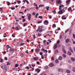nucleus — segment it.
<instances>
[{
	"instance_id": "obj_1",
	"label": "nucleus",
	"mask_w": 75,
	"mask_h": 75,
	"mask_svg": "<svg viewBox=\"0 0 75 75\" xmlns=\"http://www.w3.org/2000/svg\"><path fill=\"white\" fill-rule=\"evenodd\" d=\"M64 8H64L63 9L59 11L58 13L59 14H63V13H63V11L64 12H65V10H64Z\"/></svg>"
},
{
	"instance_id": "obj_2",
	"label": "nucleus",
	"mask_w": 75,
	"mask_h": 75,
	"mask_svg": "<svg viewBox=\"0 0 75 75\" xmlns=\"http://www.w3.org/2000/svg\"><path fill=\"white\" fill-rule=\"evenodd\" d=\"M69 51H70L72 52V53H74V51L72 50V47H70L69 48Z\"/></svg>"
},
{
	"instance_id": "obj_3",
	"label": "nucleus",
	"mask_w": 75,
	"mask_h": 75,
	"mask_svg": "<svg viewBox=\"0 0 75 75\" xmlns=\"http://www.w3.org/2000/svg\"><path fill=\"white\" fill-rule=\"evenodd\" d=\"M35 72H38V73H39V72L41 71V70L38 68L35 69Z\"/></svg>"
},
{
	"instance_id": "obj_4",
	"label": "nucleus",
	"mask_w": 75,
	"mask_h": 75,
	"mask_svg": "<svg viewBox=\"0 0 75 75\" xmlns=\"http://www.w3.org/2000/svg\"><path fill=\"white\" fill-rule=\"evenodd\" d=\"M27 15H28V19L29 20H30L31 18V15L30 14H28Z\"/></svg>"
},
{
	"instance_id": "obj_5",
	"label": "nucleus",
	"mask_w": 75,
	"mask_h": 75,
	"mask_svg": "<svg viewBox=\"0 0 75 75\" xmlns=\"http://www.w3.org/2000/svg\"><path fill=\"white\" fill-rule=\"evenodd\" d=\"M64 7V6L63 5H61V6H59V10H60L61 9H62L63 7Z\"/></svg>"
},
{
	"instance_id": "obj_6",
	"label": "nucleus",
	"mask_w": 75,
	"mask_h": 75,
	"mask_svg": "<svg viewBox=\"0 0 75 75\" xmlns=\"http://www.w3.org/2000/svg\"><path fill=\"white\" fill-rule=\"evenodd\" d=\"M44 23L45 25H48V22L47 20L44 21Z\"/></svg>"
},
{
	"instance_id": "obj_7",
	"label": "nucleus",
	"mask_w": 75,
	"mask_h": 75,
	"mask_svg": "<svg viewBox=\"0 0 75 75\" xmlns=\"http://www.w3.org/2000/svg\"><path fill=\"white\" fill-rule=\"evenodd\" d=\"M40 49H39V48H37L35 49V52H40Z\"/></svg>"
},
{
	"instance_id": "obj_8",
	"label": "nucleus",
	"mask_w": 75,
	"mask_h": 75,
	"mask_svg": "<svg viewBox=\"0 0 75 75\" xmlns=\"http://www.w3.org/2000/svg\"><path fill=\"white\" fill-rule=\"evenodd\" d=\"M33 59L35 60V61H38V58L37 57H34L33 58Z\"/></svg>"
},
{
	"instance_id": "obj_9",
	"label": "nucleus",
	"mask_w": 75,
	"mask_h": 75,
	"mask_svg": "<svg viewBox=\"0 0 75 75\" xmlns=\"http://www.w3.org/2000/svg\"><path fill=\"white\" fill-rule=\"evenodd\" d=\"M70 39L69 38L67 39L66 40V43H68L69 42Z\"/></svg>"
},
{
	"instance_id": "obj_10",
	"label": "nucleus",
	"mask_w": 75,
	"mask_h": 75,
	"mask_svg": "<svg viewBox=\"0 0 75 75\" xmlns=\"http://www.w3.org/2000/svg\"><path fill=\"white\" fill-rule=\"evenodd\" d=\"M67 54L68 55H72V53H71V52H69V51H68L67 52Z\"/></svg>"
},
{
	"instance_id": "obj_11",
	"label": "nucleus",
	"mask_w": 75,
	"mask_h": 75,
	"mask_svg": "<svg viewBox=\"0 0 75 75\" xmlns=\"http://www.w3.org/2000/svg\"><path fill=\"white\" fill-rule=\"evenodd\" d=\"M54 64L52 63H50L49 64V66H50V67H53V66H54Z\"/></svg>"
},
{
	"instance_id": "obj_12",
	"label": "nucleus",
	"mask_w": 75,
	"mask_h": 75,
	"mask_svg": "<svg viewBox=\"0 0 75 75\" xmlns=\"http://www.w3.org/2000/svg\"><path fill=\"white\" fill-rule=\"evenodd\" d=\"M58 71H59V72H63V70L62 69L60 68L59 69Z\"/></svg>"
},
{
	"instance_id": "obj_13",
	"label": "nucleus",
	"mask_w": 75,
	"mask_h": 75,
	"mask_svg": "<svg viewBox=\"0 0 75 75\" xmlns=\"http://www.w3.org/2000/svg\"><path fill=\"white\" fill-rule=\"evenodd\" d=\"M62 18L63 20H65L66 19V18H65V15H64L63 16H62Z\"/></svg>"
},
{
	"instance_id": "obj_14",
	"label": "nucleus",
	"mask_w": 75,
	"mask_h": 75,
	"mask_svg": "<svg viewBox=\"0 0 75 75\" xmlns=\"http://www.w3.org/2000/svg\"><path fill=\"white\" fill-rule=\"evenodd\" d=\"M71 59L72 61H73V62H74V61H75V59L73 57H71Z\"/></svg>"
},
{
	"instance_id": "obj_15",
	"label": "nucleus",
	"mask_w": 75,
	"mask_h": 75,
	"mask_svg": "<svg viewBox=\"0 0 75 75\" xmlns=\"http://www.w3.org/2000/svg\"><path fill=\"white\" fill-rule=\"evenodd\" d=\"M57 3H61V0H57Z\"/></svg>"
},
{
	"instance_id": "obj_16",
	"label": "nucleus",
	"mask_w": 75,
	"mask_h": 75,
	"mask_svg": "<svg viewBox=\"0 0 75 75\" xmlns=\"http://www.w3.org/2000/svg\"><path fill=\"white\" fill-rule=\"evenodd\" d=\"M71 1V0H68L67 1H66V3H67V5L69 4V2Z\"/></svg>"
},
{
	"instance_id": "obj_17",
	"label": "nucleus",
	"mask_w": 75,
	"mask_h": 75,
	"mask_svg": "<svg viewBox=\"0 0 75 75\" xmlns=\"http://www.w3.org/2000/svg\"><path fill=\"white\" fill-rule=\"evenodd\" d=\"M58 59H59V60H62V57L61 56H60L59 57Z\"/></svg>"
},
{
	"instance_id": "obj_18",
	"label": "nucleus",
	"mask_w": 75,
	"mask_h": 75,
	"mask_svg": "<svg viewBox=\"0 0 75 75\" xmlns=\"http://www.w3.org/2000/svg\"><path fill=\"white\" fill-rule=\"evenodd\" d=\"M58 50H56L54 51V53L55 54H58Z\"/></svg>"
},
{
	"instance_id": "obj_19",
	"label": "nucleus",
	"mask_w": 75,
	"mask_h": 75,
	"mask_svg": "<svg viewBox=\"0 0 75 75\" xmlns=\"http://www.w3.org/2000/svg\"><path fill=\"white\" fill-rule=\"evenodd\" d=\"M4 72H7V68H6V67L5 69H4Z\"/></svg>"
},
{
	"instance_id": "obj_20",
	"label": "nucleus",
	"mask_w": 75,
	"mask_h": 75,
	"mask_svg": "<svg viewBox=\"0 0 75 75\" xmlns=\"http://www.w3.org/2000/svg\"><path fill=\"white\" fill-rule=\"evenodd\" d=\"M44 5L40 4L39 6V8H40V7H44Z\"/></svg>"
},
{
	"instance_id": "obj_21",
	"label": "nucleus",
	"mask_w": 75,
	"mask_h": 75,
	"mask_svg": "<svg viewBox=\"0 0 75 75\" xmlns=\"http://www.w3.org/2000/svg\"><path fill=\"white\" fill-rule=\"evenodd\" d=\"M37 6V4H36L35 5V6H36V10H38V8H39V7H38V6Z\"/></svg>"
},
{
	"instance_id": "obj_22",
	"label": "nucleus",
	"mask_w": 75,
	"mask_h": 75,
	"mask_svg": "<svg viewBox=\"0 0 75 75\" xmlns=\"http://www.w3.org/2000/svg\"><path fill=\"white\" fill-rule=\"evenodd\" d=\"M52 27L53 28H54H54L56 27V25L55 24H53Z\"/></svg>"
},
{
	"instance_id": "obj_23",
	"label": "nucleus",
	"mask_w": 75,
	"mask_h": 75,
	"mask_svg": "<svg viewBox=\"0 0 75 75\" xmlns=\"http://www.w3.org/2000/svg\"><path fill=\"white\" fill-rule=\"evenodd\" d=\"M66 72H67V73H70V70H67L66 71Z\"/></svg>"
},
{
	"instance_id": "obj_24",
	"label": "nucleus",
	"mask_w": 75,
	"mask_h": 75,
	"mask_svg": "<svg viewBox=\"0 0 75 75\" xmlns=\"http://www.w3.org/2000/svg\"><path fill=\"white\" fill-rule=\"evenodd\" d=\"M57 48V44H56L54 46V49H56Z\"/></svg>"
},
{
	"instance_id": "obj_25",
	"label": "nucleus",
	"mask_w": 75,
	"mask_h": 75,
	"mask_svg": "<svg viewBox=\"0 0 75 75\" xmlns=\"http://www.w3.org/2000/svg\"><path fill=\"white\" fill-rule=\"evenodd\" d=\"M62 51L63 52H64V54H66V53L67 52L66 51H65V50L64 49H62Z\"/></svg>"
},
{
	"instance_id": "obj_26",
	"label": "nucleus",
	"mask_w": 75,
	"mask_h": 75,
	"mask_svg": "<svg viewBox=\"0 0 75 75\" xmlns=\"http://www.w3.org/2000/svg\"><path fill=\"white\" fill-rule=\"evenodd\" d=\"M45 8L46 9H47V10L48 11V9H49V8H50V7L49 6H46Z\"/></svg>"
},
{
	"instance_id": "obj_27",
	"label": "nucleus",
	"mask_w": 75,
	"mask_h": 75,
	"mask_svg": "<svg viewBox=\"0 0 75 75\" xmlns=\"http://www.w3.org/2000/svg\"><path fill=\"white\" fill-rule=\"evenodd\" d=\"M15 29L16 30H18L19 29H18V28L17 26H16L15 27Z\"/></svg>"
},
{
	"instance_id": "obj_28",
	"label": "nucleus",
	"mask_w": 75,
	"mask_h": 75,
	"mask_svg": "<svg viewBox=\"0 0 75 75\" xmlns=\"http://www.w3.org/2000/svg\"><path fill=\"white\" fill-rule=\"evenodd\" d=\"M38 15H39V14H38V13H36L35 16V18H37V16H38Z\"/></svg>"
},
{
	"instance_id": "obj_29",
	"label": "nucleus",
	"mask_w": 75,
	"mask_h": 75,
	"mask_svg": "<svg viewBox=\"0 0 75 75\" xmlns=\"http://www.w3.org/2000/svg\"><path fill=\"white\" fill-rule=\"evenodd\" d=\"M48 68V67L47 66H46L45 67V69L46 70V69H47Z\"/></svg>"
},
{
	"instance_id": "obj_30",
	"label": "nucleus",
	"mask_w": 75,
	"mask_h": 75,
	"mask_svg": "<svg viewBox=\"0 0 75 75\" xmlns=\"http://www.w3.org/2000/svg\"><path fill=\"white\" fill-rule=\"evenodd\" d=\"M0 59L1 60V62H3V59L1 58H0Z\"/></svg>"
},
{
	"instance_id": "obj_31",
	"label": "nucleus",
	"mask_w": 75,
	"mask_h": 75,
	"mask_svg": "<svg viewBox=\"0 0 75 75\" xmlns=\"http://www.w3.org/2000/svg\"><path fill=\"white\" fill-rule=\"evenodd\" d=\"M69 29H68L67 30H66L65 33H67L68 32V31H69Z\"/></svg>"
},
{
	"instance_id": "obj_32",
	"label": "nucleus",
	"mask_w": 75,
	"mask_h": 75,
	"mask_svg": "<svg viewBox=\"0 0 75 75\" xmlns=\"http://www.w3.org/2000/svg\"><path fill=\"white\" fill-rule=\"evenodd\" d=\"M72 71L73 72H75V68L73 67L72 69Z\"/></svg>"
},
{
	"instance_id": "obj_33",
	"label": "nucleus",
	"mask_w": 75,
	"mask_h": 75,
	"mask_svg": "<svg viewBox=\"0 0 75 75\" xmlns=\"http://www.w3.org/2000/svg\"><path fill=\"white\" fill-rule=\"evenodd\" d=\"M10 50V51L11 52L14 51V50L13 49H11Z\"/></svg>"
},
{
	"instance_id": "obj_34",
	"label": "nucleus",
	"mask_w": 75,
	"mask_h": 75,
	"mask_svg": "<svg viewBox=\"0 0 75 75\" xmlns=\"http://www.w3.org/2000/svg\"><path fill=\"white\" fill-rule=\"evenodd\" d=\"M20 44L21 45V46H23V45H24L25 44L24 43H20Z\"/></svg>"
},
{
	"instance_id": "obj_35",
	"label": "nucleus",
	"mask_w": 75,
	"mask_h": 75,
	"mask_svg": "<svg viewBox=\"0 0 75 75\" xmlns=\"http://www.w3.org/2000/svg\"><path fill=\"white\" fill-rule=\"evenodd\" d=\"M56 63H58V62H59V61L58 59H56L55 60Z\"/></svg>"
},
{
	"instance_id": "obj_36",
	"label": "nucleus",
	"mask_w": 75,
	"mask_h": 75,
	"mask_svg": "<svg viewBox=\"0 0 75 75\" xmlns=\"http://www.w3.org/2000/svg\"><path fill=\"white\" fill-rule=\"evenodd\" d=\"M8 6H10V2H9L8 1H7Z\"/></svg>"
},
{
	"instance_id": "obj_37",
	"label": "nucleus",
	"mask_w": 75,
	"mask_h": 75,
	"mask_svg": "<svg viewBox=\"0 0 75 75\" xmlns=\"http://www.w3.org/2000/svg\"><path fill=\"white\" fill-rule=\"evenodd\" d=\"M52 13H53L54 14H56V11L55 10L53 11Z\"/></svg>"
},
{
	"instance_id": "obj_38",
	"label": "nucleus",
	"mask_w": 75,
	"mask_h": 75,
	"mask_svg": "<svg viewBox=\"0 0 75 75\" xmlns=\"http://www.w3.org/2000/svg\"><path fill=\"white\" fill-rule=\"evenodd\" d=\"M18 66V64H16L15 65V67H17Z\"/></svg>"
},
{
	"instance_id": "obj_39",
	"label": "nucleus",
	"mask_w": 75,
	"mask_h": 75,
	"mask_svg": "<svg viewBox=\"0 0 75 75\" xmlns=\"http://www.w3.org/2000/svg\"><path fill=\"white\" fill-rule=\"evenodd\" d=\"M27 24V23H25L23 24V26L25 27V25Z\"/></svg>"
},
{
	"instance_id": "obj_40",
	"label": "nucleus",
	"mask_w": 75,
	"mask_h": 75,
	"mask_svg": "<svg viewBox=\"0 0 75 75\" xmlns=\"http://www.w3.org/2000/svg\"><path fill=\"white\" fill-rule=\"evenodd\" d=\"M62 56L63 57H64V58H66V55L65 54H63L62 55Z\"/></svg>"
},
{
	"instance_id": "obj_41",
	"label": "nucleus",
	"mask_w": 75,
	"mask_h": 75,
	"mask_svg": "<svg viewBox=\"0 0 75 75\" xmlns=\"http://www.w3.org/2000/svg\"><path fill=\"white\" fill-rule=\"evenodd\" d=\"M60 42V41H59L58 40L57 41V45H58V44H59Z\"/></svg>"
},
{
	"instance_id": "obj_42",
	"label": "nucleus",
	"mask_w": 75,
	"mask_h": 75,
	"mask_svg": "<svg viewBox=\"0 0 75 75\" xmlns=\"http://www.w3.org/2000/svg\"><path fill=\"white\" fill-rule=\"evenodd\" d=\"M7 65H10V62H7Z\"/></svg>"
},
{
	"instance_id": "obj_43",
	"label": "nucleus",
	"mask_w": 75,
	"mask_h": 75,
	"mask_svg": "<svg viewBox=\"0 0 75 75\" xmlns=\"http://www.w3.org/2000/svg\"><path fill=\"white\" fill-rule=\"evenodd\" d=\"M17 2H18V4H19V3H21V1H17Z\"/></svg>"
},
{
	"instance_id": "obj_44",
	"label": "nucleus",
	"mask_w": 75,
	"mask_h": 75,
	"mask_svg": "<svg viewBox=\"0 0 75 75\" xmlns=\"http://www.w3.org/2000/svg\"><path fill=\"white\" fill-rule=\"evenodd\" d=\"M71 10V7H69L68 9V10H69V11H70V10Z\"/></svg>"
},
{
	"instance_id": "obj_45",
	"label": "nucleus",
	"mask_w": 75,
	"mask_h": 75,
	"mask_svg": "<svg viewBox=\"0 0 75 75\" xmlns=\"http://www.w3.org/2000/svg\"><path fill=\"white\" fill-rule=\"evenodd\" d=\"M40 29H41V28H38V30H37V31H41V30H40Z\"/></svg>"
},
{
	"instance_id": "obj_46",
	"label": "nucleus",
	"mask_w": 75,
	"mask_h": 75,
	"mask_svg": "<svg viewBox=\"0 0 75 75\" xmlns=\"http://www.w3.org/2000/svg\"><path fill=\"white\" fill-rule=\"evenodd\" d=\"M73 37L74 38H75V35L74 34H73Z\"/></svg>"
},
{
	"instance_id": "obj_47",
	"label": "nucleus",
	"mask_w": 75,
	"mask_h": 75,
	"mask_svg": "<svg viewBox=\"0 0 75 75\" xmlns=\"http://www.w3.org/2000/svg\"><path fill=\"white\" fill-rule=\"evenodd\" d=\"M42 23V21H39L38 22V24H39L40 23Z\"/></svg>"
},
{
	"instance_id": "obj_48",
	"label": "nucleus",
	"mask_w": 75,
	"mask_h": 75,
	"mask_svg": "<svg viewBox=\"0 0 75 75\" xmlns=\"http://www.w3.org/2000/svg\"><path fill=\"white\" fill-rule=\"evenodd\" d=\"M23 34H21L19 35V37H21V36L22 37H23Z\"/></svg>"
},
{
	"instance_id": "obj_49",
	"label": "nucleus",
	"mask_w": 75,
	"mask_h": 75,
	"mask_svg": "<svg viewBox=\"0 0 75 75\" xmlns=\"http://www.w3.org/2000/svg\"><path fill=\"white\" fill-rule=\"evenodd\" d=\"M39 18H41V19H42V16H39Z\"/></svg>"
},
{
	"instance_id": "obj_50",
	"label": "nucleus",
	"mask_w": 75,
	"mask_h": 75,
	"mask_svg": "<svg viewBox=\"0 0 75 75\" xmlns=\"http://www.w3.org/2000/svg\"><path fill=\"white\" fill-rule=\"evenodd\" d=\"M61 30V29L60 28H58L57 30H56V31H57V30Z\"/></svg>"
},
{
	"instance_id": "obj_51",
	"label": "nucleus",
	"mask_w": 75,
	"mask_h": 75,
	"mask_svg": "<svg viewBox=\"0 0 75 75\" xmlns=\"http://www.w3.org/2000/svg\"><path fill=\"white\" fill-rule=\"evenodd\" d=\"M52 61H54V58L53 57H52Z\"/></svg>"
},
{
	"instance_id": "obj_52",
	"label": "nucleus",
	"mask_w": 75,
	"mask_h": 75,
	"mask_svg": "<svg viewBox=\"0 0 75 75\" xmlns=\"http://www.w3.org/2000/svg\"><path fill=\"white\" fill-rule=\"evenodd\" d=\"M25 52L27 53V54H28V50H27Z\"/></svg>"
},
{
	"instance_id": "obj_53",
	"label": "nucleus",
	"mask_w": 75,
	"mask_h": 75,
	"mask_svg": "<svg viewBox=\"0 0 75 75\" xmlns=\"http://www.w3.org/2000/svg\"><path fill=\"white\" fill-rule=\"evenodd\" d=\"M45 52H46V53H47V50H45V51H44Z\"/></svg>"
},
{
	"instance_id": "obj_54",
	"label": "nucleus",
	"mask_w": 75,
	"mask_h": 75,
	"mask_svg": "<svg viewBox=\"0 0 75 75\" xmlns=\"http://www.w3.org/2000/svg\"><path fill=\"white\" fill-rule=\"evenodd\" d=\"M11 10H15V8L11 7Z\"/></svg>"
},
{
	"instance_id": "obj_55",
	"label": "nucleus",
	"mask_w": 75,
	"mask_h": 75,
	"mask_svg": "<svg viewBox=\"0 0 75 75\" xmlns=\"http://www.w3.org/2000/svg\"><path fill=\"white\" fill-rule=\"evenodd\" d=\"M37 64L38 65H39L40 64V62H37Z\"/></svg>"
},
{
	"instance_id": "obj_56",
	"label": "nucleus",
	"mask_w": 75,
	"mask_h": 75,
	"mask_svg": "<svg viewBox=\"0 0 75 75\" xmlns=\"http://www.w3.org/2000/svg\"><path fill=\"white\" fill-rule=\"evenodd\" d=\"M22 21L23 22H24V21H25V19H24Z\"/></svg>"
},
{
	"instance_id": "obj_57",
	"label": "nucleus",
	"mask_w": 75,
	"mask_h": 75,
	"mask_svg": "<svg viewBox=\"0 0 75 75\" xmlns=\"http://www.w3.org/2000/svg\"><path fill=\"white\" fill-rule=\"evenodd\" d=\"M44 57L43 55L42 56V59H44Z\"/></svg>"
},
{
	"instance_id": "obj_58",
	"label": "nucleus",
	"mask_w": 75,
	"mask_h": 75,
	"mask_svg": "<svg viewBox=\"0 0 75 75\" xmlns=\"http://www.w3.org/2000/svg\"><path fill=\"white\" fill-rule=\"evenodd\" d=\"M27 1V0H25L23 1V2H24V3H25V1Z\"/></svg>"
},
{
	"instance_id": "obj_59",
	"label": "nucleus",
	"mask_w": 75,
	"mask_h": 75,
	"mask_svg": "<svg viewBox=\"0 0 75 75\" xmlns=\"http://www.w3.org/2000/svg\"><path fill=\"white\" fill-rule=\"evenodd\" d=\"M40 55H42V52H40Z\"/></svg>"
},
{
	"instance_id": "obj_60",
	"label": "nucleus",
	"mask_w": 75,
	"mask_h": 75,
	"mask_svg": "<svg viewBox=\"0 0 75 75\" xmlns=\"http://www.w3.org/2000/svg\"><path fill=\"white\" fill-rule=\"evenodd\" d=\"M0 9L1 11H3V9H2V8H0Z\"/></svg>"
},
{
	"instance_id": "obj_61",
	"label": "nucleus",
	"mask_w": 75,
	"mask_h": 75,
	"mask_svg": "<svg viewBox=\"0 0 75 75\" xmlns=\"http://www.w3.org/2000/svg\"><path fill=\"white\" fill-rule=\"evenodd\" d=\"M33 36L34 37V38L35 39V35H33Z\"/></svg>"
},
{
	"instance_id": "obj_62",
	"label": "nucleus",
	"mask_w": 75,
	"mask_h": 75,
	"mask_svg": "<svg viewBox=\"0 0 75 75\" xmlns=\"http://www.w3.org/2000/svg\"><path fill=\"white\" fill-rule=\"evenodd\" d=\"M41 34H40V33H38V36H41Z\"/></svg>"
},
{
	"instance_id": "obj_63",
	"label": "nucleus",
	"mask_w": 75,
	"mask_h": 75,
	"mask_svg": "<svg viewBox=\"0 0 75 75\" xmlns=\"http://www.w3.org/2000/svg\"><path fill=\"white\" fill-rule=\"evenodd\" d=\"M5 60H6V61H7V57H6L5 58Z\"/></svg>"
},
{
	"instance_id": "obj_64",
	"label": "nucleus",
	"mask_w": 75,
	"mask_h": 75,
	"mask_svg": "<svg viewBox=\"0 0 75 75\" xmlns=\"http://www.w3.org/2000/svg\"><path fill=\"white\" fill-rule=\"evenodd\" d=\"M48 41H49L50 42H52V41H51L50 40H48Z\"/></svg>"
}]
</instances>
